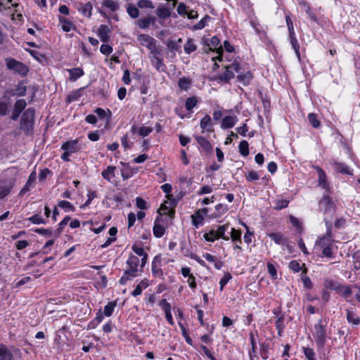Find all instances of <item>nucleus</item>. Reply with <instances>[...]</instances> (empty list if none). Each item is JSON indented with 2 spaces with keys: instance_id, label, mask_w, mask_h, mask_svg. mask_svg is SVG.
Wrapping results in <instances>:
<instances>
[{
  "instance_id": "obj_38",
  "label": "nucleus",
  "mask_w": 360,
  "mask_h": 360,
  "mask_svg": "<svg viewBox=\"0 0 360 360\" xmlns=\"http://www.w3.org/2000/svg\"><path fill=\"white\" fill-rule=\"evenodd\" d=\"M319 185L326 191L329 190V184L327 182V177L325 172H321V174H319Z\"/></svg>"
},
{
  "instance_id": "obj_40",
  "label": "nucleus",
  "mask_w": 360,
  "mask_h": 360,
  "mask_svg": "<svg viewBox=\"0 0 360 360\" xmlns=\"http://www.w3.org/2000/svg\"><path fill=\"white\" fill-rule=\"evenodd\" d=\"M238 81L247 85L250 83L252 79V74L250 72H246L244 74H239L237 77Z\"/></svg>"
},
{
  "instance_id": "obj_1",
  "label": "nucleus",
  "mask_w": 360,
  "mask_h": 360,
  "mask_svg": "<svg viewBox=\"0 0 360 360\" xmlns=\"http://www.w3.org/2000/svg\"><path fill=\"white\" fill-rule=\"evenodd\" d=\"M35 109H26L20 117V128L26 136H32L34 127Z\"/></svg>"
},
{
  "instance_id": "obj_61",
  "label": "nucleus",
  "mask_w": 360,
  "mask_h": 360,
  "mask_svg": "<svg viewBox=\"0 0 360 360\" xmlns=\"http://www.w3.org/2000/svg\"><path fill=\"white\" fill-rule=\"evenodd\" d=\"M303 352L308 360H316V354L312 349L303 347Z\"/></svg>"
},
{
  "instance_id": "obj_57",
  "label": "nucleus",
  "mask_w": 360,
  "mask_h": 360,
  "mask_svg": "<svg viewBox=\"0 0 360 360\" xmlns=\"http://www.w3.org/2000/svg\"><path fill=\"white\" fill-rule=\"evenodd\" d=\"M232 278V276L230 273H226L224 276L221 278L219 281L220 288L219 290L221 291L223 290L224 287L226 285V283Z\"/></svg>"
},
{
  "instance_id": "obj_37",
  "label": "nucleus",
  "mask_w": 360,
  "mask_h": 360,
  "mask_svg": "<svg viewBox=\"0 0 360 360\" xmlns=\"http://www.w3.org/2000/svg\"><path fill=\"white\" fill-rule=\"evenodd\" d=\"M238 148L241 155L246 157L249 155V144L247 141H241L239 143Z\"/></svg>"
},
{
  "instance_id": "obj_4",
  "label": "nucleus",
  "mask_w": 360,
  "mask_h": 360,
  "mask_svg": "<svg viewBox=\"0 0 360 360\" xmlns=\"http://www.w3.org/2000/svg\"><path fill=\"white\" fill-rule=\"evenodd\" d=\"M314 332L313 333L316 346L319 349L324 347L327 340L326 323L323 324V321L320 319L319 322L314 325Z\"/></svg>"
},
{
  "instance_id": "obj_34",
  "label": "nucleus",
  "mask_w": 360,
  "mask_h": 360,
  "mask_svg": "<svg viewBox=\"0 0 360 360\" xmlns=\"http://www.w3.org/2000/svg\"><path fill=\"white\" fill-rule=\"evenodd\" d=\"M60 23L61 24L62 29L64 32H70L72 30L75 29V25L70 20L63 18H59Z\"/></svg>"
},
{
  "instance_id": "obj_54",
  "label": "nucleus",
  "mask_w": 360,
  "mask_h": 360,
  "mask_svg": "<svg viewBox=\"0 0 360 360\" xmlns=\"http://www.w3.org/2000/svg\"><path fill=\"white\" fill-rule=\"evenodd\" d=\"M308 120L313 127L319 128L320 127V122L317 119V115L315 113H309L308 115Z\"/></svg>"
},
{
  "instance_id": "obj_27",
  "label": "nucleus",
  "mask_w": 360,
  "mask_h": 360,
  "mask_svg": "<svg viewBox=\"0 0 360 360\" xmlns=\"http://www.w3.org/2000/svg\"><path fill=\"white\" fill-rule=\"evenodd\" d=\"M215 229V231L217 232V235L218 238H221L225 240H228L229 237L225 235V232L229 229L228 224H224L221 226H214Z\"/></svg>"
},
{
  "instance_id": "obj_19",
  "label": "nucleus",
  "mask_w": 360,
  "mask_h": 360,
  "mask_svg": "<svg viewBox=\"0 0 360 360\" xmlns=\"http://www.w3.org/2000/svg\"><path fill=\"white\" fill-rule=\"evenodd\" d=\"M200 125L202 129L206 130L208 132L213 131L212 119L209 115H206L201 119Z\"/></svg>"
},
{
  "instance_id": "obj_21",
  "label": "nucleus",
  "mask_w": 360,
  "mask_h": 360,
  "mask_svg": "<svg viewBox=\"0 0 360 360\" xmlns=\"http://www.w3.org/2000/svg\"><path fill=\"white\" fill-rule=\"evenodd\" d=\"M0 360H14L12 352L3 344H0Z\"/></svg>"
},
{
  "instance_id": "obj_24",
  "label": "nucleus",
  "mask_w": 360,
  "mask_h": 360,
  "mask_svg": "<svg viewBox=\"0 0 360 360\" xmlns=\"http://www.w3.org/2000/svg\"><path fill=\"white\" fill-rule=\"evenodd\" d=\"M110 29L105 25H101L98 28V36L103 42H107L109 40Z\"/></svg>"
},
{
  "instance_id": "obj_33",
  "label": "nucleus",
  "mask_w": 360,
  "mask_h": 360,
  "mask_svg": "<svg viewBox=\"0 0 360 360\" xmlns=\"http://www.w3.org/2000/svg\"><path fill=\"white\" fill-rule=\"evenodd\" d=\"M199 102L198 97L196 96H191L188 97L185 103V108L186 110L191 111L193 108H195L198 103Z\"/></svg>"
},
{
  "instance_id": "obj_22",
  "label": "nucleus",
  "mask_w": 360,
  "mask_h": 360,
  "mask_svg": "<svg viewBox=\"0 0 360 360\" xmlns=\"http://www.w3.org/2000/svg\"><path fill=\"white\" fill-rule=\"evenodd\" d=\"M347 315V321L354 325V326H359L360 325V318L356 315L355 312H354L352 310L347 309L346 310Z\"/></svg>"
},
{
  "instance_id": "obj_47",
  "label": "nucleus",
  "mask_w": 360,
  "mask_h": 360,
  "mask_svg": "<svg viewBox=\"0 0 360 360\" xmlns=\"http://www.w3.org/2000/svg\"><path fill=\"white\" fill-rule=\"evenodd\" d=\"M102 6L109 8L112 11H115L119 8L118 4L112 0H104L102 2Z\"/></svg>"
},
{
  "instance_id": "obj_45",
  "label": "nucleus",
  "mask_w": 360,
  "mask_h": 360,
  "mask_svg": "<svg viewBox=\"0 0 360 360\" xmlns=\"http://www.w3.org/2000/svg\"><path fill=\"white\" fill-rule=\"evenodd\" d=\"M26 94V86L25 85L23 82H20L18 84V86H16L15 89L14 90L13 94L19 96H23Z\"/></svg>"
},
{
  "instance_id": "obj_18",
  "label": "nucleus",
  "mask_w": 360,
  "mask_h": 360,
  "mask_svg": "<svg viewBox=\"0 0 360 360\" xmlns=\"http://www.w3.org/2000/svg\"><path fill=\"white\" fill-rule=\"evenodd\" d=\"M268 236L278 245L288 246V240L281 233H271Z\"/></svg>"
},
{
  "instance_id": "obj_12",
  "label": "nucleus",
  "mask_w": 360,
  "mask_h": 360,
  "mask_svg": "<svg viewBox=\"0 0 360 360\" xmlns=\"http://www.w3.org/2000/svg\"><path fill=\"white\" fill-rule=\"evenodd\" d=\"M61 149L71 154L77 153L80 149L79 141L77 139L68 141L62 145Z\"/></svg>"
},
{
  "instance_id": "obj_64",
  "label": "nucleus",
  "mask_w": 360,
  "mask_h": 360,
  "mask_svg": "<svg viewBox=\"0 0 360 360\" xmlns=\"http://www.w3.org/2000/svg\"><path fill=\"white\" fill-rule=\"evenodd\" d=\"M31 280H32L31 277H30V276H25L22 278H21L20 280H19V281H15L13 283V287L15 288H19L21 285L28 283Z\"/></svg>"
},
{
  "instance_id": "obj_43",
  "label": "nucleus",
  "mask_w": 360,
  "mask_h": 360,
  "mask_svg": "<svg viewBox=\"0 0 360 360\" xmlns=\"http://www.w3.org/2000/svg\"><path fill=\"white\" fill-rule=\"evenodd\" d=\"M165 232V229L163 226L155 223L153 226V234L156 238H161Z\"/></svg>"
},
{
  "instance_id": "obj_2",
  "label": "nucleus",
  "mask_w": 360,
  "mask_h": 360,
  "mask_svg": "<svg viewBox=\"0 0 360 360\" xmlns=\"http://www.w3.org/2000/svg\"><path fill=\"white\" fill-rule=\"evenodd\" d=\"M139 262V259L136 256L133 255H129L127 261L128 269L124 271L122 276L120 279L119 283L120 285H125L128 281L138 276V266Z\"/></svg>"
},
{
  "instance_id": "obj_31",
  "label": "nucleus",
  "mask_w": 360,
  "mask_h": 360,
  "mask_svg": "<svg viewBox=\"0 0 360 360\" xmlns=\"http://www.w3.org/2000/svg\"><path fill=\"white\" fill-rule=\"evenodd\" d=\"M307 269L304 267V270L301 274V280L303 283L304 287L307 289H311L313 288V283L309 277L307 276Z\"/></svg>"
},
{
  "instance_id": "obj_39",
  "label": "nucleus",
  "mask_w": 360,
  "mask_h": 360,
  "mask_svg": "<svg viewBox=\"0 0 360 360\" xmlns=\"http://www.w3.org/2000/svg\"><path fill=\"white\" fill-rule=\"evenodd\" d=\"M70 217L67 216L59 223L58 228L54 231V236L58 237L63 232L64 227L68 224Z\"/></svg>"
},
{
  "instance_id": "obj_23",
  "label": "nucleus",
  "mask_w": 360,
  "mask_h": 360,
  "mask_svg": "<svg viewBox=\"0 0 360 360\" xmlns=\"http://www.w3.org/2000/svg\"><path fill=\"white\" fill-rule=\"evenodd\" d=\"M333 166L334 169L338 172H340L344 174H352V172L348 166L344 163L338 162L335 160L333 162Z\"/></svg>"
},
{
  "instance_id": "obj_30",
  "label": "nucleus",
  "mask_w": 360,
  "mask_h": 360,
  "mask_svg": "<svg viewBox=\"0 0 360 360\" xmlns=\"http://www.w3.org/2000/svg\"><path fill=\"white\" fill-rule=\"evenodd\" d=\"M192 223L194 226L198 228L200 224H202L204 217L202 214H201L200 211L198 210L195 212V213L191 215Z\"/></svg>"
},
{
  "instance_id": "obj_26",
  "label": "nucleus",
  "mask_w": 360,
  "mask_h": 360,
  "mask_svg": "<svg viewBox=\"0 0 360 360\" xmlns=\"http://www.w3.org/2000/svg\"><path fill=\"white\" fill-rule=\"evenodd\" d=\"M93 7L90 2L86 3L84 4H80L78 7L79 11H80L84 16L87 18H90L91 16V11Z\"/></svg>"
},
{
  "instance_id": "obj_10",
  "label": "nucleus",
  "mask_w": 360,
  "mask_h": 360,
  "mask_svg": "<svg viewBox=\"0 0 360 360\" xmlns=\"http://www.w3.org/2000/svg\"><path fill=\"white\" fill-rule=\"evenodd\" d=\"M162 266V259L161 255H158L155 256L152 262V268L151 271L152 274L155 278H159L162 280H164V274L163 271L161 269Z\"/></svg>"
},
{
  "instance_id": "obj_3",
  "label": "nucleus",
  "mask_w": 360,
  "mask_h": 360,
  "mask_svg": "<svg viewBox=\"0 0 360 360\" xmlns=\"http://www.w3.org/2000/svg\"><path fill=\"white\" fill-rule=\"evenodd\" d=\"M319 210L324 215L323 221L329 219L332 222V219L335 214L336 206L331 197L328 195H323L319 202Z\"/></svg>"
},
{
  "instance_id": "obj_44",
  "label": "nucleus",
  "mask_w": 360,
  "mask_h": 360,
  "mask_svg": "<svg viewBox=\"0 0 360 360\" xmlns=\"http://www.w3.org/2000/svg\"><path fill=\"white\" fill-rule=\"evenodd\" d=\"M288 267L292 271L297 273L299 272L300 271H302L305 267V264H303L302 266H301L300 263L297 260H292L289 263Z\"/></svg>"
},
{
  "instance_id": "obj_55",
  "label": "nucleus",
  "mask_w": 360,
  "mask_h": 360,
  "mask_svg": "<svg viewBox=\"0 0 360 360\" xmlns=\"http://www.w3.org/2000/svg\"><path fill=\"white\" fill-rule=\"evenodd\" d=\"M231 238L233 242H239L241 243V232L236 230L234 228H231Z\"/></svg>"
},
{
  "instance_id": "obj_7",
  "label": "nucleus",
  "mask_w": 360,
  "mask_h": 360,
  "mask_svg": "<svg viewBox=\"0 0 360 360\" xmlns=\"http://www.w3.org/2000/svg\"><path fill=\"white\" fill-rule=\"evenodd\" d=\"M326 235L323 236L322 238L319 239V241L316 242V243L320 247H330L333 244V240L332 238L333 237V233H332V229H333V223L330 221L329 219H327L326 220Z\"/></svg>"
},
{
  "instance_id": "obj_16",
  "label": "nucleus",
  "mask_w": 360,
  "mask_h": 360,
  "mask_svg": "<svg viewBox=\"0 0 360 360\" xmlns=\"http://www.w3.org/2000/svg\"><path fill=\"white\" fill-rule=\"evenodd\" d=\"M155 18L153 16L148 15L146 17L139 19L136 24L142 29H146L149 25H154L155 22Z\"/></svg>"
},
{
  "instance_id": "obj_35",
  "label": "nucleus",
  "mask_w": 360,
  "mask_h": 360,
  "mask_svg": "<svg viewBox=\"0 0 360 360\" xmlns=\"http://www.w3.org/2000/svg\"><path fill=\"white\" fill-rule=\"evenodd\" d=\"M336 291L345 298H348L352 294V290L349 285H340L338 288H336Z\"/></svg>"
},
{
  "instance_id": "obj_62",
  "label": "nucleus",
  "mask_w": 360,
  "mask_h": 360,
  "mask_svg": "<svg viewBox=\"0 0 360 360\" xmlns=\"http://www.w3.org/2000/svg\"><path fill=\"white\" fill-rule=\"evenodd\" d=\"M153 131V129L150 127H141L139 129L138 134L142 137L148 136Z\"/></svg>"
},
{
  "instance_id": "obj_29",
  "label": "nucleus",
  "mask_w": 360,
  "mask_h": 360,
  "mask_svg": "<svg viewBox=\"0 0 360 360\" xmlns=\"http://www.w3.org/2000/svg\"><path fill=\"white\" fill-rule=\"evenodd\" d=\"M115 169H116V167H115V166H108L101 173V175H102L103 178L106 179L108 181H110L111 179L115 177Z\"/></svg>"
},
{
  "instance_id": "obj_8",
  "label": "nucleus",
  "mask_w": 360,
  "mask_h": 360,
  "mask_svg": "<svg viewBox=\"0 0 360 360\" xmlns=\"http://www.w3.org/2000/svg\"><path fill=\"white\" fill-rule=\"evenodd\" d=\"M15 179L12 177H7L0 180V200L6 197L15 186Z\"/></svg>"
},
{
  "instance_id": "obj_56",
  "label": "nucleus",
  "mask_w": 360,
  "mask_h": 360,
  "mask_svg": "<svg viewBox=\"0 0 360 360\" xmlns=\"http://www.w3.org/2000/svg\"><path fill=\"white\" fill-rule=\"evenodd\" d=\"M58 206L65 210L66 211H74L75 207L68 201L60 200L58 202Z\"/></svg>"
},
{
  "instance_id": "obj_32",
  "label": "nucleus",
  "mask_w": 360,
  "mask_h": 360,
  "mask_svg": "<svg viewBox=\"0 0 360 360\" xmlns=\"http://www.w3.org/2000/svg\"><path fill=\"white\" fill-rule=\"evenodd\" d=\"M35 179V173L32 172L29 176V179L26 183V184L24 186V187L20 190L19 193V195H25L27 191L30 190L32 183L34 181Z\"/></svg>"
},
{
  "instance_id": "obj_59",
  "label": "nucleus",
  "mask_w": 360,
  "mask_h": 360,
  "mask_svg": "<svg viewBox=\"0 0 360 360\" xmlns=\"http://www.w3.org/2000/svg\"><path fill=\"white\" fill-rule=\"evenodd\" d=\"M324 285L326 288H329L331 290H334L336 291V288H338L340 284H338L337 282L332 279H326L324 282Z\"/></svg>"
},
{
  "instance_id": "obj_52",
  "label": "nucleus",
  "mask_w": 360,
  "mask_h": 360,
  "mask_svg": "<svg viewBox=\"0 0 360 360\" xmlns=\"http://www.w3.org/2000/svg\"><path fill=\"white\" fill-rule=\"evenodd\" d=\"M204 238L205 239V240L209 242H214L215 240L218 239L214 227L212 229L209 231V233H206L204 234Z\"/></svg>"
},
{
  "instance_id": "obj_36",
  "label": "nucleus",
  "mask_w": 360,
  "mask_h": 360,
  "mask_svg": "<svg viewBox=\"0 0 360 360\" xmlns=\"http://www.w3.org/2000/svg\"><path fill=\"white\" fill-rule=\"evenodd\" d=\"M212 19V18L206 15L204 18H202L197 24L193 25V30H199L203 29L207 25V22Z\"/></svg>"
},
{
  "instance_id": "obj_9",
  "label": "nucleus",
  "mask_w": 360,
  "mask_h": 360,
  "mask_svg": "<svg viewBox=\"0 0 360 360\" xmlns=\"http://www.w3.org/2000/svg\"><path fill=\"white\" fill-rule=\"evenodd\" d=\"M137 39L141 46H146L150 51V53L155 52L158 49L155 45L156 40L146 34L138 35Z\"/></svg>"
},
{
  "instance_id": "obj_28",
  "label": "nucleus",
  "mask_w": 360,
  "mask_h": 360,
  "mask_svg": "<svg viewBox=\"0 0 360 360\" xmlns=\"http://www.w3.org/2000/svg\"><path fill=\"white\" fill-rule=\"evenodd\" d=\"M68 71L70 75V79L74 82L84 75L83 70L79 68L69 69Z\"/></svg>"
},
{
  "instance_id": "obj_42",
  "label": "nucleus",
  "mask_w": 360,
  "mask_h": 360,
  "mask_svg": "<svg viewBox=\"0 0 360 360\" xmlns=\"http://www.w3.org/2000/svg\"><path fill=\"white\" fill-rule=\"evenodd\" d=\"M197 49L196 45L193 43V40L188 39L184 45V51L187 54L195 51Z\"/></svg>"
},
{
  "instance_id": "obj_14",
  "label": "nucleus",
  "mask_w": 360,
  "mask_h": 360,
  "mask_svg": "<svg viewBox=\"0 0 360 360\" xmlns=\"http://www.w3.org/2000/svg\"><path fill=\"white\" fill-rule=\"evenodd\" d=\"M238 119L236 115L225 116L221 121V127L223 129L232 128L238 122Z\"/></svg>"
},
{
  "instance_id": "obj_17",
  "label": "nucleus",
  "mask_w": 360,
  "mask_h": 360,
  "mask_svg": "<svg viewBox=\"0 0 360 360\" xmlns=\"http://www.w3.org/2000/svg\"><path fill=\"white\" fill-rule=\"evenodd\" d=\"M228 210L229 208L226 205L219 203L216 205L215 211L208 216L210 219H217L224 214Z\"/></svg>"
},
{
  "instance_id": "obj_25",
  "label": "nucleus",
  "mask_w": 360,
  "mask_h": 360,
  "mask_svg": "<svg viewBox=\"0 0 360 360\" xmlns=\"http://www.w3.org/2000/svg\"><path fill=\"white\" fill-rule=\"evenodd\" d=\"M300 6H301L302 9L304 10L308 16L312 19L316 20V15L311 9L310 6L307 4L305 0H300L298 2Z\"/></svg>"
},
{
  "instance_id": "obj_5",
  "label": "nucleus",
  "mask_w": 360,
  "mask_h": 360,
  "mask_svg": "<svg viewBox=\"0 0 360 360\" xmlns=\"http://www.w3.org/2000/svg\"><path fill=\"white\" fill-rule=\"evenodd\" d=\"M203 44H206L208 46V49L210 51L216 50V52L219 54L216 58H213V60H218L219 61L222 60V53H223V47L222 46H219L220 39L214 36L212 37L210 40L208 39L202 38V39Z\"/></svg>"
},
{
  "instance_id": "obj_46",
  "label": "nucleus",
  "mask_w": 360,
  "mask_h": 360,
  "mask_svg": "<svg viewBox=\"0 0 360 360\" xmlns=\"http://www.w3.org/2000/svg\"><path fill=\"white\" fill-rule=\"evenodd\" d=\"M191 84V79L183 77L179 79L178 86L181 89L186 91L190 88Z\"/></svg>"
},
{
  "instance_id": "obj_20",
  "label": "nucleus",
  "mask_w": 360,
  "mask_h": 360,
  "mask_svg": "<svg viewBox=\"0 0 360 360\" xmlns=\"http://www.w3.org/2000/svg\"><path fill=\"white\" fill-rule=\"evenodd\" d=\"M195 139L203 150L207 153L212 150L213 147L212 144L205 137L198 136H195Z\"/></svg>"
},
{
  "instance_id": "obj_13",
  "label": "nucleus",
  "mask_w": 360,
  "mask_h": 360,
  "mask_svg": "<svg viewBox=\"0 0 360 360\" xmlns=\"http://www.w3.org/2000/svg\"><path fill=\"white\" fill-rule=\"evenodd\" d=\"M159 305L162 307L165 314L167 321L171 324H174L172 315L171 314V304L165 299L160 300Z\"/></svg>"
},
{
  "instance_id": "obj_51",
  "label": "nucleus",
  "mask_w": 360,
  "mask_h": 360,
  "mask_svg": "<svg viewBox=\"0 0 360 360\" xmlns=\"http://www.w3.org/2000/svg\"><path fill=\"white\" fill-rule=\"evenodd\" d=\"M224 68H228L231 71H233L234 73H240L241 67L240 63L237 60H235L231 64L224 66Z\"/></svg>"
},
{
  "instance_id": "obj_49",
  "label": "nucleus",
  "mask_w": 360,
  "mask_h": 360,
  "mask_svg": "<svg viewBox=\"0 0 360 360\" xmlns=\"http://www.w3.org/2000/svg\"><path fill=\"white\" fill-rule=\"evenodd\" d=\"M290 41V44L292 45V49L295 50V54L298 59H300V44L296 38V37H292V38H289Z\"/></svg>"
},
{
  "instance_id": "obj_53",
  "label": "nucleus",
  "mask_w": 360,
  "mask_h": 360,
  "mask_svg": "<svg viewBox=\"0 0 360 360\" xmlns=\"http://www.w3.org/2000/svg\"><path fill=\"white\" fill-rule=\"evenodd\" d=\"M127 13L132 18H136L139 15V9L134 5L129 4L127 8Z\"/></svg>"
},
{
  "instance_id": "obj_60",
  "label": "nucleus",
  "mask_w": 360,
  "mask_h": 360,
  "mask_svg": "<svg viewBox=\"0 0 360 360\" xmlns=\"http://www.w3.org/2000/svg\"><path fill=\"white\" fill-rule=\"evenodd\" d=\"M354 267L355 269H360V250H356L352 255Z\"/></svg>"
},
{
  "instance_id": "obj_50",
  "label": "nucleus",
  "mask_w": 360,
  "mask_h": 360,
  "mask_svg": "<svg viewBox=\"0 0 360 360\" xmlns=\"http://www.w3.org/2000/svg\"><path fill=\"white\" fill-rule=\"evenodd\" d=\"M117 305L116 302H109L104 307V315L106 316H110Z\"/></svg>"
},
{
  "instance_id": "obj_15",
  "label": "nucleus",
  "mask_w": 360,
  "mask_h": 360,
  "mask_svg": "<svg viewBox=\"0 0 360 360\" xmlns=\"http://www.w3.org/2000/svg\"><path fill=\"white\" fill-rule=\"evenodd\" d=\"M234 76L235 73L233 71H231L228 68H225V72L223 74L216 75L214 79L218 82L229 83Z\"/></svg>"
},
{
  "instance_id": "obj_6",
  "label": "nucleus",
  "mask_w": 360,
  "mask_h": 360,
  "mask_svg": "<svg viewBox=\"0 0 360 360\" xmlns=\"http://www.w3.org/2000/svg\"><path fill=\"white\" fill-rule=\"evenodd\" d=\"M6 67L21 76H26L29 72V68L26 65L13 58L6 59Z\"/></svg>"
},
{
  "instance_id": "obj_41",
  "label": "nucleus",
  "mask_w": 360,
  "mask_h": 360,
  "mask_svg": "<svg viewBox=\"0 0 360 360\" xmlns=\"http://www.w3.org/2000/svg\"><path fill=\"white\" fill-rule=\"evenodd\" d=\"M156 14L160 18H167L171 15V12L166 7H159L156 11Z\"/></svg>"
},
{
  "instance_id": "obj_11",
  "label": "nucleus",
  "mask_w": 360,
  "mask_h": 360,
  "mask_svg": "<svg viewBox=\"0 0 360 360\" xmlns=\"http://www.w3.org/2000/svg\"><path fill=\"white\" fill-rule=\"evenodd\" d=\"M150 53L152 55L150 62L153 66L159 72H165L166 70V65H165L162 58L160 57V53L157 49L155 52H152Z\"/></svg>"
},
{
  "instance_id": "obj_58",
  "label": "nucleus",
  "mask_w": 360,
  "mask_h": 360,
  "mask_svg": "<svg viewBox=\"0 0 360 360\" xmlns=\"http://www.w3.org/2000/svg\"><path fill=\"white\" fill-rule=\"evenodd\" d=\"M289 201L287 200H276L275 202L274 209L277 210H282L288 207Z\"/></svg>"
},
{
  "instance_id": "obj_48",
  "label": "nucleus",
  "mask_w": 360,
  "mask_h": 360,
  "mask_svg": "<svg viewBox=\"0 0 360 360\" xmlns=\"http://www.w3.org/2000/svg\"><path fill=\"white\" fill-rule=\"evenodd\" d=\"M27 103L24 99H18L15 101L13 107V110L22 113V112L26 108Z\"/></svg>"
},
{
  "instance_id": "obj_63",
  "label": "nucleus",
  "mask_w": 360,
  "mask_h": 360,
  "mask_svg": "<svg viewBox=\"0 0 360 360\" xmlns=\"http://www.w3.org/2000/svg\"><path fill=\"white\" fill-rule=\"evenodd\" d=\"M28 220L34 224H45V220L38 214L28 218Z\"/></svg>"
}]
</instances>
